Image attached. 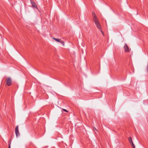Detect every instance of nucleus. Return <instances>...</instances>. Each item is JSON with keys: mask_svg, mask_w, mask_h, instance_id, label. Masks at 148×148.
Returning a JSON list of instances; mask_svg holds the SVG:
<instances>
[{"mask_svg": "<svg viewBox=\"0 0 148 148\" xmlns=\"http://www.w3.org/2000/svg\"><path fill=\"white\" fill-rule=\"evenodd\" d=\"M11 142H9V148H10Z\"/></svg>", "mask_w": 148, "mask_h": 148, "instance_id": "nucleus-12", "label": "nucleus"}, {"mask_svg": "<svg viewBox=\"0 0 148 148\" xmlns=\"http://www.w3.org/2000/svg\"><path fill=\"white\" fill-rule=\"evenodd\" d=\"M32 5L33 7H36V5L34 3H33L32 2Z\"/></svg>", "mask_w": 148, "mask_h": 148, "instance_id": "nucleus-9", "label": "nucleus"}, {"mask_svg": "<svg viewBox=\"0 0 148 148\" xmlns=\"http://www.w3.org/2000/svg\"><path fill=\"white\" fill-rule=\"evenodd\" d=\"M124 48L125 52H130L129 48L126 44H125L124 46Z\"/></svg>", "mask_w": 148, "mask_h": 148, "instance_id": "nucleus-4", "label": "nucleus"}, {"mask_svg": "<svg viewBox=\"0 0 148 148\" xmlns=\"http://www.w3.org/2000/svg\"><path fill=\"white\" fill-rule=\"evenodd\" d=\"M95 23L98 29L101 32L102 34L103 35V31L101 30V27L99 21Z\"/></svg>", "mask_w": 148, "mask_h": 148, "instance_id": "nucleus-2", "label": "nucleus"}, {"mask_svg": "<svg viewBox=\"0 0 148 148\" xmlns=\"http://www.w3.org/2000/svg\"><path fill=\"white\" fill-rule=\"evenodd\" d=\"M93 130H96V131H97V129H96L95 128V127H94V128H93Z\"/></svg>", "mask_w": 148, "mask_h": 148, "instance_id": "nucleus-14", "label": "nucleus"}, {"mask_svg": "<svg viewBox=\"0 0 148 148\" xmlns=\"http://www.w3.org/2000/svg\"><path fill=\"white\" fill-rule=\"evenodd\" d=\"M53 39L56 40V41H57L59 42H60V41L61 40H60V39L57 38H53Z\"/></svg>", "mask_w": 148, "mask_h": 148, "instance_id": "nucleus-7", "label": "nucleus"}, {"mask_svg": "<svg viewBox=\"0 0 148 148\" xmlns=\"http://www.w3.org/2000/svg\"><path fill=\"white\" fill-rule=\"evenodd\" d=\"M63 110L64 111H65L66 112H68V111L66 109H63Z\"/></svg>", "mask_w": 148, "mask_h": 148, "instance_id": "nucleus-15", "label": "nucleus"}, {"mask_svg": "<svg viewBox=\"0 0 148 148\" xmlns=\"http://www.w3.org/2000/svg\"><path fill=\"white\" fill-rule=\"evenodd\" d=\"M60 42L61 43H62V44H63V45L64 46V42L62 41V40H60Z\"/></svg>", "mask_w": 148, "mask_h": 148, "instance_id": "nucleus-10", "label": "nucleus"}, {"mask_svg": "<svg viewBox=\"0 0 148 148\" xmlns=\"http://www.w3.org/2000/svg\"><path fill=\"white\" fill-rule=\"evenodd\" d=\"M18 126L17 125L15 128V134L16 137H18L20 135V134L18 131Z\"/></svg>", "mask_w": 148, "mask_h": 148, "instance_id": "nucleus-3", "label": "nucleus"}, {"mask_svg": "<svg viewBox=\"0 0 148 148\" xmlns=\"http://www.w3.org/2000/svg\"><path fill=\"white\" fill-rule=\"evenodd\" d=\"M132 146L133 148H135V146L134 145V144H133V143L132 142V143H131Z\"/></svg>", "mask_w": 148, "mask_h": 148, "instance_id": "nucleus-11", "label": "nucleus"}, {"mask_svg": "<svg viewBox=\"0 0 148 148\" xmlns=\"http://www.w3.org/2000/svg\"><path fill=\"white\" fill-rule=\"evenodd\" d=\"M128 140L130 144H131V143H132L133 142L132 138L131 137H130V138H129Z\"/></svg>", "mask_w": 148, "mask_h": 148, "instance_id": "nucleus-6", "label": "nucleus"}, {"mask_svg": "<svg viewBox=\"0 0 148 148\" xmlns=\"http://www.w3.org/2000/svg\"><path fill=\"white\" fill-rule=\"evenodd\" d=\"M6 84L8 86H11L12 84V81L11 78L10 77H8L6 79Z\"/></svg>", "mask_w": 148, "mask_h": 148, "instance_id": "nucleus-1", "label": "nucleus"}, {"mask_svg": "<svg viewBox=\"0 0 148 148\" xmlns=\"http://www.w3.org/2000/svg\"><path fill=\"white\" fill-rule=\"evenodd\" d=\"M92 15L93 17L96 16L95 14V12H92Z\"/></svg>", "mask_w": 148, "mask_h": 148, "instance_id": "nucleus-8", "label": "nucleus"}, {"mask_svg": "<svg viewBox=\"0 0 148 148\" xmlns=\"http://www.w3.org/2000/svg\"><path fill=\"white\" fill-rule=\"evenodd\" d=\"M146 70H147V72L148 73V64L147 66Z\"/></svg>", "mask_w": 148, "mask_h": 148, "instance_id": "nucleus-13", "label": "nucleus"}, {"mask_svg": "<svg viewBox=\"0 0 148 148\" xmlns=\"http://www.w3.org/2000/svg\"><path fill=\"white\" fill-rule=\"evenodd\" d=\"M93 20L95 23L99 21L98 18L96 16H95V17H93Z\"/></svg>", "mask_w": 148, "mask_h": 148, "instance_id": "nucleus-5", "label": "nucleus"}]
</instances>
